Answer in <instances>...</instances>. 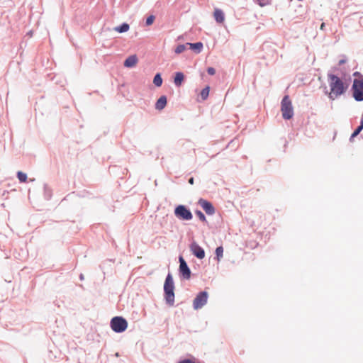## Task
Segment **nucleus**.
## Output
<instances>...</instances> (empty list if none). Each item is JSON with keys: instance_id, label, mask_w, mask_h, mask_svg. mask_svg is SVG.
Here are the masks:
<instances>
[{"instance_id": "nucleus-1", "label": "nucleus", "mask_w": 363, "mask_h": 363, "mask_svg": "<svg viewBox=\"0 0 363 363\" xmlns=\"http://www.w3.org/2000/svg\"><path fill=\"white\" fill-rule=\"evenodd\" d=\"M328 78L330 88L328 96L330 99L334 100L346 91L347 86H345L344 82L340 77L333 74H328Z\"/></svg>"}, {"instance_id": "nucleus-2", "label": "nucleus", "mask_w": 363, "mask_h": 363, "mask_svg": "<svg viewBox=\"0 0 363 363\" xmlns=\"http://www.w3.org/2000/svg\"><path fill=\"white\" fill-rule=\"evenodd\" d=\"M164 296L167 303L173 306L174 303V284L172 277L168 274L164 284Z\"/></svg>"}, {"instance_id": "nucleus-3", "label": "nucleus", "mask_w": 363, "mask_h": 363, "mask_svg": "<svg viewBox=\"0 0 363 363\" xmlns=\"http://www.w3.org/2000/svg\"><path fill=\"white\" fill-rule=\"evenodd\" d=\"M281 111L282 116L285 120H289L293 117L294 108L289 96H285L282 99L281 103Z\"/></svg>"}, {"instance_id": "nucleus-4", "label": "nucleus", "mask_w": 363, "mask_h": 363, "mask_svg": "<svg viewBox=\"0 0 363 363\" xmlns=\"http://www.w3.org/2000/svg\"><path fill=\"white\" fill-rule=\"evenodd\" d=\"M353 97L357 101H363V79H354L352 86Z\"/></svg>"}, {"instance_id": "nucleus-5", "label": "nucleus", "mask_w": 363, "mask_h": 363, "mask_svg": "<svg viewBox=\"0 0 363 363\" xmlns=\"http://www.w3.org/2000/svg\"><path fill=\"white\" fill-rule=\"evenodd\" d=\"M111 327L114 332L122 333L126 330L128 323L125 318L116 316L111 319Z\"/></svg>"}, {"instance_id": "nucleus-6", "label": "nucleus", "mask_w": 363, "mask_h": 363, "mask_svg": "<svg viewBox=\"0 0 363 363\" xmlns=\"http://www.w3.org/2000/svg\"><path fill=\"white\" fill-rule=\"evenodd\" d=\"M174 215L177 218L183 220H190L193 218L190 210L184 205H179L175 208Z\"/></svg>"}, {"instance_id": "nucleus-7", "label": "nucleus", "mask_w": 363, "mask_h": 363, "mask_svg": "<svg viewBox=\"0 0 363 363\" xmlns=\"http://www.w3.org/2000/svg\"><path fill=\"white\" fill-rule=\"evenodd\" d=\"M208 300V294L206 291H202L198 294L193 302L194 308L198 310L201 308Z\"/></svg>"}, {"instance_id": "nucleus-8", "label": "nucleus", "mask_w": 363, "mask_h": 363, "mask_svg": "<svg viewBox=\"0 0 363 363\" xmlns=\"http://www.w3.org/2000/svg\"><path fill=\"white\" fill-rule=\"evenodd\" d=\"M179 263L180 274L184 279H189L191 277V271L186 261L182 257H179Z\"/></svg>"}, {"instance_id": "nucleus-9", "label": "nucleus", "mask_w": 363, "mask_h": 363, "mask_svg": "<svg viewBox=\"0 0 363 363\" xmlns=\"http://www.w3.org/2000/svg\"><path fill=\"white\" fill-rule=\"evenodd\" d=\"M191 252L199 259H203L205 257L204 250L196 242H193L190 246Z\"/></svg>"}, {"instance_id": "nucleus-10", "label": "nucleus", "mask_w": 363, "mask_h": 363, "mask_svg": "<svg viewBox=\"0 0 363 363\" xmlns=\"http://www.w3.org/2000/svg\"><path fill=\"white\" fill-rule=\"evenodd\" d=\"M199 204L202 207V208L207 214L213 215L215 213V208L209 201L201 199L199 201Z\"/></svg>"}, {"instance_id": "nucleus-11", "label": "nucleus", "mask_w": 363, "mask_h": 363, "mask_svg": "<svg viewBox=\"0 0 363 363\" xmlns=\"http://www.w3.org/2000/svg\"><path fill=\"white\" fill-rule=\"evenodd\" d=\"M138 62V57L135 55L129 56L124 62L125 67L131 68L136 65Z\"/></svg>"}, {"instance_id": "nucleus-12", "label": "nucleus", "mask_w": 363, "mask_h": 363, "mask_svg": "<svg viewBox=\"0 0 363 363\" xmlns=\"http://www.w3.org/2000/svg\"><path fill=\"white\" fill-rule=\"evenodd\" d=\"M213 16L216 20V21L218 23H223L225 20V14L223 11L220 9H215Z\"/></svg>"}, {"instance_id": "nucleus-13", "label": "nucleus", "mask_w": 363, "mask_h": 363, "mask_svg": "<svg viewBox=\"0 0 363 363\" xmlns=\"http://www.w3.org/2000/svg\"><path fill=\"white\" fill-rule=\"evenodd\" d=\"M167 104V98L165 96H162L157 101L155 108L157 110H162Z\"/></svg>"}, {"instance_id": "nucleus-14", "label": "nucleus", "mask_w": 363, "mask_h": 363, "mask_svg": "<svg viewBox=\"0 0 363 363\" xmlns=\"http://www.w3.org/2000/svg\"><path fill=\"white\" fill-rule=\"evenodd\" d=\"M186 45L189 47L190 49L196 51L197 53L201 52L203 48V43L201 42L195 43H187Z\"/></svg>"}, {"instance_id": "nucleus-15", "label": "nucleus", "mask_w": 363, "mask_h": 363, "mask_svg": "<svg viewBox=\"0 0 363 363\" xmlns=\"http://www.w3.org/2000/svg\"><path fill=\"white\" fill-rule=\"evenodd\" d=\"M184 80V74L182 72L176 73L174 82L177 86H181Z\"/></svg>"}, {"instance_id": "nucleus-16", "label": "nucleus", "mask_w": 363, "mask_h": 363, "mask_svg": "<svg viewBox=\"0 0 363 363\" xmlns=\"http://www.w3.org/2000/svg\"><path fill=\"white\" fill-rule=\"evenodd\" d=\"M129 28H130L129 25L126 23H123L121 26L114 28V30L121 33L127 32L129 30Z\"/></svg>"}, {"instance_id": "nucleus-17", "label": "nucleus", "mask_w": 363, "mask_h": 363, "mask_svg": "<svg viewBox=\"0 0 363 363\" xmlns=\"http://www.w3.org/2000/svg\"><path fill=\"white\" fill-rule=\"evenodd\" d=\"M44 196L46 199L49 200L52 196V189L47 185H44Z\"/></svg>"}, {"instance_id": "nucleus-18", "label": "nucleus", "mask_w": 363, "mask_h": 363, "mask_svg": "<svg viewBox=\"0 0 363 363\" xmlns=\"http://www.w3.org/2000/svg\"><path fill=\"white\" fill-rule=\"evenodd\" d=\"M153 83L156 86H160L162 84V79L160 74H157L153 79Z\"/></svg>"}, {"instance_id": "nucleus-19", "label": "nucleus", "mask_w": 363, "mask_h": 363, "mask_svg": "<svg viewBox=\"0 0 363 363\" xmlns=\"http://www.w3.org/2000/svg\"><path fill=\"white\" fill-rule=\"evenodd\" d=\"M209 94V86H206L201 91V97L203 100H206Z\"/></svg>"}, {"instance_id": "nucleus-20", "label": "nucleus", "mask_w": 363, "mask_h": 363, "mask_svg": "<svg viewBox=\"0 0 363 363\" xmlns=\"http://www.w3.org/2000/svg\"><path fill=\"white\" fill-rule=\"evenodd\" d=\"M188 45L186 44H182V45H179L176 48H175V52L177 54H180L182 52H183L186 49V47Z\"/></svg>"}, {"instance_id": "nucleus-21", "label": "nucleus", "mask_w": 363, "mask_h": 363, "mask_svg": "<svg viewBox=\"0 0 363 363\" xmlns=\"http://www.w3.org/2000/svg\"><path fill=\"white\" fill-rule=\"evenodd\" d=\"M17 177L21 182H26L27 180V174L22 172H17Z\"/></svg>"}, {"instance_id": "nucleus-22", "label": "nucleus", "mask_w": 363, "mask_h": 363, "mask_svg": "<svg viewBox=\"0 0 363 363\" xmlns=\"http://www.w3.org/2000/svg\"><path fill=\"white\" fill-rule=\"evenodd\" d=\"M216 254L217 256V259L219 261L222 257L223 255V247H218L216 250Z\"/></svg>"}, {"instance_id": "nucleus-23", "label": "nucleus", "mask_w": 363, "mask_h": 363, "mask_svg": "<svg viewBox=\"0 0 363 363\" xmlns=\"http://www.w3.org/2000/svg\"><path fill=\"white\" fill-rule=\"evenodd\" d=\"M362 129H363V121H361L360 125H359L357 127V128L353 132V133L351 135V138H352L357 136Z\"/></svg>"}, {"instance_id": "nucleus-24", "label": "nucleus", "mask_w": 363, "mask_h": 363, "mask_svg": "<svg viewBox=\"0 0 363 363\" xmlns=\"http://www.w3.org/2000/svg\"><path fill=\"white\" fill-rule=\"evenodd\" d=\"M154 20H155V16L151 15L147 18L145 24L147 26H150L153 23Z\"/></svg>"}, {"instance_id": "nucleus-25", "label": "nucleus", "mask_w": 363, "mask_h": 363, "mask_svg": "<svg viewBox=\"0 0 363 363\" xmlns=\"http://www.w3.org/2000/svg\"><path fill=\"white\" fill-rule=\"evenodd\" d=\"M196 214L197 215V216L199 217V218L201 220H203V221L206 220V217H205L204 214L201 211H196Z\"/></svg>"}, {"instance_id": "nucleus-26", "label": "nucleus", "mask_w": 363, "mask_h": 363, "mask_svg": "<svg viewBox=\"0 0 363 363\" xmlns=\"http://www.w3.org/2000/svg\"><path fill=\"white\" fill-rule=\"evenodd\" d=\"M207 72L210 75H214L216 73V69L213 67H208L207 69Z\"/></svg>"}, {"instance_id": "nucleus-27", "label": "nucleus", "mask_w": 363, "mask_h": 363, "mask_svg": "<svg viewBox=\"0 0 363 363\" xmlns=\"http://www.w3.org/2000/svg\"><path fill=\"white\" fill-rule=\"evenodd\" d=\"M178 363H195L193 360L187 359L179 361Z\"/></svg>"}, {"instance_id": "nucleus-28", "label": "nucleus", "mask_w": 363, "mask_h": 363, "mask_svg": "<svg viewBox=\"0 0 363 363\" xmlns=\"http://www.w3.org/2000/svg\"><path fill=\"white\" fill-rule=\"evenodd\" d=\"M354 76L357 77V79H363V75H362L359 72H355L353 74Z\"/></svg>"}, {"instance_id": "nucleus-29", "label": "nucleus", "mask_w": 363, "mask_h": 363, "mask_svg": "<svg viewBox=\"0 0 363 363\" xmlns=\"http://www.w3.org/2000/svg\"><path fill=\"white\" fill-rule=\"evenodd\" d=\"M194 178H193V177H191V178L189 179V183L190 184H194Z\"/></svg>"}, {"instance_id": "nucleus-30", "label": "nucleus", "mask_w": 363, "mask_h": 363, "mask_svg": "<svg viewBox=\"0 0 363 363\" xmlns=\"http://www.w3.org/2000/svg\"><path fill=\"white\" fill-rule=\"evenodd\" d=\"M324 26H325V23H323L321 24V26H320V28H321V29L324 28Z\"/></svg>"}, {"instance_id": "nucleus-31", "label": "nucleus", "mask_w": 363, "mask_h": 363, "mask_svg": "<svg viewBox=\"0 0 363 363\" xmlns=\"http://www.w3.org/2000/svg\"><path fill=\"white\" fill-rule=\"evenodd\" d=\"M343 62H344V60H341V61L340 62V64H341V63H343Z\"/></svg>"}]
</instances>
